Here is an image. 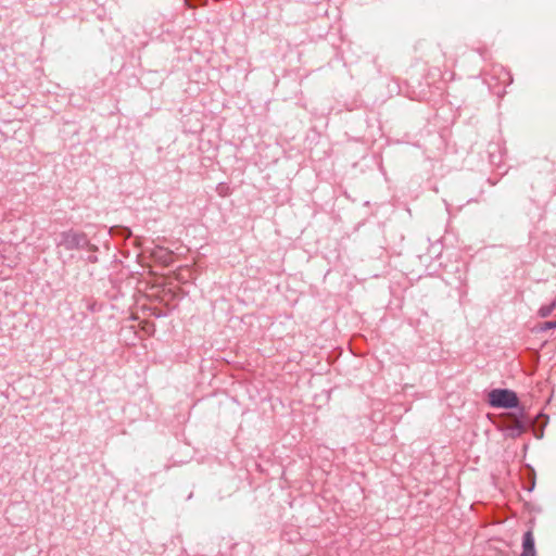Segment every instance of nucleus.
<instances>
[{
    "label": "nucleus",
    "instance_id": "f257e3e1",
    "mask_svg": "<svg viewBox=\"0 0 556 556\" xmlns=\"http://www.w3.org/2000/svg\"><path fill=\"white\" fill-rule=\"evenodd\" d=\"M56 244L67 251L83 250L89 245V240L84 232L71 229L60 233Z\"/></svg>",
    "mask_w": 556,
    "mask_h": 556
},
{
    "label": "nucleus",
    "instance_id": "20e7f679",
    "mask_svg": "<svg viewBox=\"0 0 556 556\" xmlns=\"http://www.w3.org/2000/svg\"><path fill=\"white\" fill-rule=\"evenodd\" d=\"M554 303L549 304V305H544L542 306L540 309H539V314L541 317H547L552 311L554 309Z\"/></svg>",
    "mask_w": 556,
    "mask_h": 556
},
{
    "label": "nucleus",
    "instance_id": "f03ea898",
    "mask_svg": "<svg viewBox=\"0 0 556 556\" xmlns=\"http://www.w3.org/2000/svg\"><path fill=\"white\" fill-rule=\"evenodd\" d=\"M489 403L493 407L515 408L518 406V397L514 391L507 389H494L489 393Z\"/></svg>",
    "mask_w": 556,
    "mask_h": 556
},
{
    "label": "nucleus",
    "instance_id": "423d86ee",
    "mask_svg": "<svg viewBox=\"0 0 556 556\" xmlns=\"http://www.w3.org/2000/svg\"><path fill=\"white\" fill-rule=\"evenodd\" d=\"M218 193H219L220 195H225V194H226V193H225V186L220 185V186L218 187Z\"/></svg>",
    "mask_w": 556,
    "mask_h": 556
},
{
    "label": "nucleus",
    "instance_id": "7ed1b4c3",
    "mask_svg": "<svg viewBox=\"0 0 556 556\" xmlns=\"http://www.w3.org/2000/svg\"><path fill=\"white\" fill-rule=\"evenodd\" d=\"M521 556H536L532 531H527L523 534Z\"/></svg>",
    "mask_w": 556,
    "mask_h": 556
},
{
    "label": "nucleus",
    "instance_id": "39448f33",
    "mask_svg": "<svg viewBox=\"0 0 556 556\" xmlns=\"http://www.w3.org/2000/svg\"><path fill=\"white\" fill-rule=\"evenodd\" d=\"M552 328H556V321H546V323H544V325L542 327L543 330L552 329Z\"/></svg>",
    "mask_w": 556,
    "mask_h": 556
}]
</instances>
